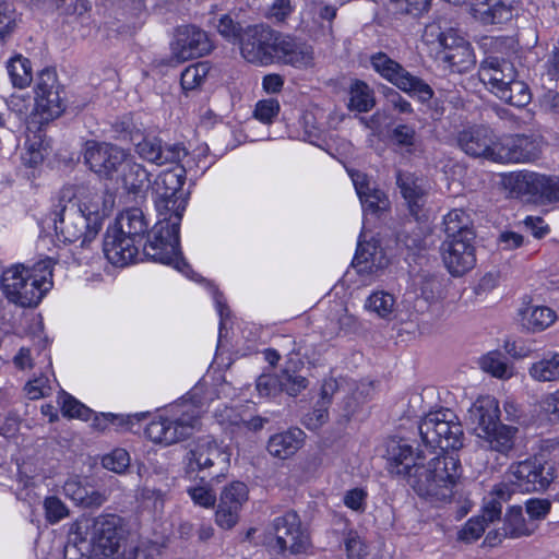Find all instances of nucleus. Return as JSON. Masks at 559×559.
<instances>
[{"label": "nucleus", "mask_w": 559, "mask_h": 559, "mask_svg": "<svg viewBox=\"0 0 559 559\" xmlns=\"http://www.w3.org/2000/svg\"><path fill=\"white\" fill-rule=\"evenodd\" d=\"M147 233L148 222L141 209L123 211L106 231L103 245L105 257L116 266L128 265L136 258L139 246Z\"/></svg>", "instance_id": "obj_2"}, {"label": "nucleus", "mask_w": 559, "mask_h": 559, "mask_svg": "<svg viewBox=\"0 0 559 559\" xmlns=\"http://www.w3.org/2000/svg\"><path fill=\"white\" fill-rule=\"evenodd\" d=\"M282 378V391H285L290 396L298 395L304 389L308 386L307 378L300 374H290L283 372Z\"/></svg>", "instance_id": "obj_63"}, {"label": "nucleus", "mask_w": 559, "mask_h": 559, "mask_svg": "<svg viewBox=\"0 0 559 559\" xmlns=\"http://www.w3.org/2000/svg\"><path fill=\"white\" fill-rule=\"evenodd\" d=\"M530 376L539 382L559 379V353L549 352L530 367Z\"/></svg>", "instance_id": "obj_43"}, {"label": "nucleus", "mask_w": 559, "mask_h": 559, "mask_svg": "<svg viewBox=\"0 0 559 559\" xmlns=\"http://www.w3.org/2000/svg\"><path fill=\"white\" fill-rule=\"evenodd\" d=\"M370 63L380 76L407 95L417 97L419 102L427 103L435 96V92L428 83L408 72L386 53H373L370 57Z\"/></svg>", "instance_id": "obj_11"}, {"label": "nucleus", "mask_w": 559, "mask_h": 559, "mask_svg": "<svg viewBox=\"0 0 559 559\" xmlns=\"http://www.w3.org/2000/svg\"><path fill=\"white\" fill-rule=\"evenodd\" d=\"M130 461L128 451L117 448L102 457V465L110 472L123 474L129 468Z\"/></svg>", "instance_id": "obj_50"}, {"label": "nucleus", "mask_w": 559, "mask_h": 559, "mask_svg": "<svg viewBox=\"0 0 559 559\" xmlns=\"http://www.w3.org/2000/svg\"><path fill=\"white\" fill-rule=\"evenodd\" d=\"M475 238H445L441 245L443 263L452 276L469 272L476 264Z\"/></svg>", "instance_id": "obj_17"}, {"label": "nucleus", "mask_w": 559, "mask_h": 559, "mask_svg": "<svg viewBox=\"0 0 559 559\" xmlns=\"http://www.w3.org/2000/svg\"><path fill=\"white\" fill-rule=\"evenodd\" d=\"M506 478L507 481L496 485L491 490L501 503L509 501L515 491L545 490L554 480V473L551 467L546 468L536 460H525L511 464Z\"/></svg>", "instance_id": "obj_7"}, {"label": "nucleus", "mask_w": 559, "mask_h": 559, "mask_svg": "<svg viewBox=\"0 0 559 559\" xmlns=\"http://www.w3.org/2000/svg\"><path fill=\"white\" fill-rule=\"evenodd\" d=\"M365 307L378 317L390 320L395 309V298L388 292L377 290L367 298Z\"/></svg>", "instance_id": "obj_45"}, {"label": "nucleus", "mask_w": 559, "mask_h": 559, "mask_svg": "<svg viewBox=\"0 0 559 559\" xmlns=\"http://www.w3.org/2000/svg\"><path fill=\"white\" fill-rule=\"evenodd\" d=\"M396 185L407 202L412 215L417 218L426 203L427 186L425 180L412 173L397 171Z\"/></svg>", "instance_id": "obj_33"}, {"label": "nucleus", "mask_w": 559, "mask_h": 559, "mask_svg": "<svg viewBox=\"0 0 559 559\" xmlns=\"http://www.w3.org/2000/svg\"><path fill=\"white\" fill-rule=\"evenodd\" d=\"M540 68L542 76L547 79L549 85H555L559 79V39L546 53Z\"/></svg>", "instance_id": "obj_51"}, {"label": "nucleus", "mask_w": 559, "mask_h": 559, "mask_svg": "<svg viewBox=\"0 0 559 559\" xmlns=\"http://www.w3.org/2000/svg\"><path fill=\"white\" fill-rule=\"evenodd\" d=\"M510 183L519 193L559 202V176L519 173L510 177Z\"/></svg>", "instance_id": "obj_20"}, {"label": "nucleus", "mask_w": 559, "mask_h": 559, "mask_svg": "<svg viewBox=\"0 0 559 559\" xmlns=\"http://www.w3.org/2000/svg\"><path fill=\"white\" fill-rule=\"evenodd\" d=\"M257 391L260 396L272 397L282 392V378L275 374H261L257 379Z\"/></svg>", "instance_id": "obj_56"}, {"label": "nucleus", "mask_w": 559, "mask_h": 559, "mask_svg": "<svg viewBox=\"0 0 559 559\" xmlns=\"http://www.w3.org/2000/svg\"><path fill=\"white\" fill-rule=\"evenodd\" d=\"M61 411L66 417L83 420H88L92 415V409L67 393L61 396Z\"/></svg>", "instance_id": "obj_54"}, {"label": "nucleus", "mask_w": 559, "mask_h": 559, "mask_svg": "<svg viewBox=\"0 0 559 559\" xmlns=\"http://www.w3.org/2000/svg\"><path fill=\"white\" fill-rule=\"evenodd\" d=\"M478 78L496 95L499 88L516 78V70L510 61L499 56H487L480 63Z\"/></svg>", "instance_id": "obj_29"}, {"label": "nucleus", "mask_w": 559, "mask_h": 559, "mask_svg": "<svg viewBox=\"0 0 559 559\" xmlns=\"http://www.w3.org/2000/svg\"><path fill=\"white\" fill-rule=\"evenodd\" d=\"M456 141L465 154L495 163L493 153L498 150V141L488 128L473 127L465 129L457 134Z\"/></svg>", "instance_id": "obj_22"}, {"label": "nucleus", "mask_w": 559, "mask_h": 559, "mask_svg": "<svg viewBox=\"0 0 559 559\" xmlns=\"http://www.w3.org/2000/svg\"><path fill=\"white\" fill-rule=\"evenodd\" d=\"M63 92L59 84L57 73L53 69H44L37 78L35 86V100L37 111L44 120L56 119L66 109Z\"/></svg>", "instance_id": "obj_14"}, {"label": "nucleus", "mask_w": 559, "mask_h": 559, "mask_svg": "<svg viewBox=\"0 0 559 559\" xmlns=\"http://www.w3.org/2000/svg\"><path fill=\"white\" fill-rule=\"evenodd\" d=\"M275 57L285 64L298 69L311 67L314 59L311 46L281 34H278L275 45Z\"/></svg>", "instance_id": "obj_30"}, {"label": "nucleus", "mask_w": 559, "mask_h": 559, "mask_svg": "<svg viewBox=\"0 0 559 559\" xmlns=\"http://www.w3.org/2000/svg\"><path fill=\"white\" fill-rule=\"evenodd\" d=\"M170 415L152 420L145 435L155 443L174 444L192 436L200 428L201 411L192 403L182 402L170 408Z\"/></svg>", "instance_id": "obj_6"}, {"label": "nucleus", "mask_w": 559, "mask_h": 559, "mask_svg": "<svg viewBox=\"0 0 559 559\" xmlns=\"http://www.w3.org/2000/svg\"><path fill=\"white\" fill-rule=\"evenodd\" d=\"M447 238H475L473 221L469 214L460 209L450 211L443 218Z\"/></svg>", "instance_id": "obj_39"}, {"label": "nucleus", "mask_w": 559, "mask_h": 559, "mask_svg": "<svg viewBox=\"0 0 559 559\" xmlns=\"http://www.w3.org/2000/svg\"><path fill=\"white\" fill-rule=\"evenodd\" d=\"M456 34V31L450 26V23L444 17H438L437 20L428 23L425 26L423 33V39L426 44L429 45H438L442 48L449 41V37H453Z\"/></svg>", "instance_id": "obj_44"}, {"label": "nucleus", "mask_w": 559, "mask_h": 559, "mask_svg": "<svg viewBox=\"0 0 559 559\" xmlns=\"http://www.w3.org/2000/svg\"><path fill=\"white\" fill-rule=\"evenodd\" d=\"M120 518L112 514L100 515L91 525V550L105 558L118 559L120 552Z\"/></svg>", "instance_id": "obj_15"}, {"label": "nucleus", "mask_w": 559, "mask_h": 559, "mask_svg": "<svg viewBox=\"0 0 559 559\" xmlns=\"http://www.w3.org/2000/svg\"><path fill=\"white\" fill-rule=\"evenodd\" d=\"M95 213V206H92L90 209L92 217H87L76 204L66 203L59 198L58 204L52 211L57 236L63 242L80 241L81 247L88 246L102 229V222Z\"/></svg>", "instance_id": "obj_5"}, {"label": "nucleus", "mask_w": 559, "mask_h": 559, "mask_svg": "<svg viewBox=\"0 0 559 559\" xmlns=\"http://www.w3.org/2000/svg\"><path fill=\"white\" fill-rule=\"evenodd\" d=\"M121 180L128 193L141 195L148 188L150 174L142 164L136 163L133 157L129 155L121 167Z\"/></svg>", "instance_id": "obj_38"}, {"label": "nucleus", "mask_w": 559, "mask_h": 559, "mask_svg": "<svg viewBox=\"0 0 559 559\" xmlns=\"http://www.w3.org/2000/svg\"><path fill=\"white\" fill-rule=\"evenodd\" d=\"M344 547L348 559H360L365 556V544L357 532L349 531L344 537Z\"/></svg>", "instance_id": "obj_64"}, {"label": "nucleus", "mask_w": 559, "mask_h": 559, "mask_svg": "<svg viewBox=\"0 0 559 559\" xmlns=\"http://www.w3.org/2000/svg\"><path fill=\"white\" fill-rule=\"evenodd\" d=\"M304 436L298 428L276 433L269 439L267 451L273 457L286 460L301 448Z\"/></svg>", "instance_id": "obj_37"}, {"label": "nucleus", "mask_w": 559, "mask_h": 559, "mask_svg": "<svg viewBox=\"0 0 559 559\" xmlns=\"http://www.w3.org/2000/svg\"><path fill=\"white\" fill-rule=\"evenodd\" d=\"M16 26V12L14 8L7 3L0 2V39L5 40Z\"/></svg>", "instance_id": "obj_57"}, {"label": "nucleus", "mask_w": 559, "mask_h": 559, "mask_svg": "<svg viewBox=\"0 0 559 559\" xmlns=\"http://www.w3.org/2000/svg\"><path fill=\"white\" fill-rule=\"evenodd\" d=\"M63 492L78 504L86 508H97L107 501L104 491L94 490L84 479L79 477L69 478L63 485Z\"/></svg>", "instance_id": "obj_36"}, {"label": "nucleus", "mask_w": 559, "mask_h": 559, "mask_svg": "<svg viewBox=\"0 0 559 559\" xmlns=\"http://www.w3.org/2000/svg\"><path fill=\"white\" fill-rule=\"evenodd\" d=\"M460 478V461L454 455L442 454L421 461L407 478L411 487L420 497L436 502H445L453 497L454 486Z\"/></svg>", "instance_id": "obj_3"}, {"label": "nucleus", "mask_w": 559, "mask_h": 559, "mask_svg": "<svg viewBox=\"0 0 559 559\" xmlns=\"http://www.w3.org/2000/svg\"><path fill=\"white\" fill-rule=\"evenodd\" d=\"M425 459L423 450H418L415 455L412 445L405 440H391L388 444L386 467L392 475L407 479L415 471V465Z\"/></svg>", "instance_id": "obj_25"}, {"label": "nucleus", "mask_w": 559, "mask_h": 559, "mask_svg": "<svg viewBox=\"0 0 559 559\" xmlns=\"http://www.w3.org/2000/svg\"><path fill=\"white\" fill-rule=\"evenodd\" d=\"M217 32L228 41L240 44L246 27L230 15H222L216 25Z\"/></svg>", "instance_id": "obj_53"}, {"label": "nucleus", "mask_w": 559, "mask_h": 559, "mask_svg": "<svg viewBox=\"0 0 559 559\" xmlns=\"http://www.w3.org/2000/svg\"><path fill=\"white\" fill-rule=\"evenodd\" d=\"M278 33L263 24L246 26L240 41L242 57L251 63L269 64L274 59Z\"/></svg>", "instance_id": "obj_13"}, {"label": "nucleus", "mask_w": 559, "mask_h": 559, "mask_svg": "<svg viewBox=\"0 0 559 559\" xmlns=\"http://www.w3.org/2000/svg\"><path fill=\"white\" fill-rule=\"evenodd\" d=\"M59 198L66 203L76 204L83 214L87 217H92L90 209L95 206L96 215L103 223V214L100 213L102 197L96 189L91 188L88 185H68L64 186L60 192Z\"/></svg>", "instance_id": "obj_34"}, {"label": "nucleus", "mask_w": 559, "mask_h": 559, "mask_svg": "<svg viewBox=\"0 0 559 559\" xmlns=\"http://www.w3.org/2000/svg\"><path fill=\"white\" fill-rule=\"evenodd\" d=\"M49 261L33 266L14 264L3 271L1 288L9 302L21 308L36 307L52 286Z\"/></svg>", "instance_id": "obj_1"}, {"label": "nucleus", "mask_w": 559, "mask_h": 559, "mask_svg": "<svg viewBox=\"0 0 559 559\" xmlns=\"http://www.w3.org/2000/svg\"><path fill=\"white\" fill-rule=\"evenodd\" d=\"M390 139L399 146H414L416 142V130L409 124H397L392 129Z\"/></svg>", "instance_id": "obj_61"}, {"label": "nucleus", "mask_w": 559, "mask_h": 559, "mask_svg": "<svg viewBox=\"0 0 559 559\" xmlns=\"http://www.w3.org/2000/svg\"><path fill=\"white\" fill-rule=\"evenodd\" d=\"M377 254H378V250H377V246L374 243L358 242L353 263L356 266H359L361 264H367L370 262L369 267H370V271H372L374 267H377L381 264L380 261L377 262Z\"/></svg>", "instance_id": "obj_58"}, {"label": "nucleus", "mask_w": 559, "mask_h": 559, "mask_svg": "<svg viewBox=\"0 0 559 559\" xmlns=\"http://www.w3.org/2000/svg\"><path fill=\"white\" fill-rule=\"evenodd\" d=\"M418 430L423 444L432 450H459L464 444L462 424L449 408L428 413L420 420Z\"/></svg>", "instance_id": "obj_8"}, {"label": "nucleus", "mask_w": 559, "mask_h": 559, "mask_svg": "<svg viewBox=\"0 0 559 559\" xmlns=\"http://www.w3.org/2000/svg\"><path fill=\"white\" fill-rule=\"evenodd\" d=\"M496 96L515 107L526 106L532 98L528 85L516 78H513L507 86L499 88Z\"/></svg>", "instance_id": "obj_42"}, {"label": "nucleus", "mask_w": 559, "mask_h": 559, "mask_svg": "<svg viewBox=\"0 0 559 559\" xmlns=\"http://www.w3.org/2000/svg\"><path fill=\"white\" fill-rule=\"evenodd\" d=\"M24 391L29 400H38L48 396L51 393L49 379L46 376L40 374L39 377L29 380L25 384Z\"/></svg>", "instance_id": "obj_60"}, {"label": "nucleus", "mask_w": 559, "mask_h": 559, "mask_svg": "<svg viewBox=\"0 0 559 559\" xmlns=\"http://www.w3.org/2000/svg\"><path fill=\"white\" fill-rule=\"evenodd\" d=\"M82 526H78V531L72 534L64 547V559H87L91 550V543L86 537L81 536Z\"/></svg>", "instance_id": "obj_49"}, {"label": "nucleus", "mask_w": 559, "mask_h": 559, "mask_svg": "<svg viewBox=\"0 0 559 559\" xmlns=\"http://www.w3.org/2000/svg\"><path fill=\"white\" fill-rule=\"evenodd\" d=\"M536 530V524L526 521L523 515L522 507L512 506L508 509L503 524L496 531H490L486 536V543L493 547L501 543L503 538H520L532 535Z\"/></svg>", "instance_id": "obj_27"}, {"label": "nucleus", "mask_w": 559, "mask_h": 559, "mask_svg": "<svg viewBox=\"0 0 559 559\" xmlns=\"http://www.w3.org/2000/svg\"><path fill=\"white\" fill-rule=\"evenodd\" d=\"M512 44L513 40L509 37H485L481 41L488 56H499L500 58L508 55L512 49Z\"/></svg>", "instance_id": "obj_59"}, {"label": "nucleus", "mask_w": 559, "mask_h": 559, "mask_svg": "<svg viewBox=\"0 0 559 559\" xmlns=\"http://www.w3.org/2000/svg\"><path fill=\"white\" fill-rule=\"evenodd\" d=\"M211 49L206 33L192 25L179 27L171 44L173 58L178 63L202 57Z\"/></svg>", "instance_id": "obj_21"}, {"label": "nucleus", "mask_w": 559, "mask_h": 559, "mask_svg": "<svg viewBox=\"0 0 559 559\" xmlns=\"http://www.w3.org/2000/svg\"><path fill=\"white\" fill-rule=\"evenodd\" d=\"M469 4L473 17L484 25L507 23L520 12L518 0H472Z\"/></svg>", "instance_id": "obj_23"}, {"label": "nucleus", "mask_w": 559, "mask_h": 559, "mask_svg": "<svg viewBox=\"0 0 559 559\" xmlns=\"http://www.w3.org/2000/svg\"><path fill=\"white\" fill-rule=\"evenodd\" d=\"M376 105L373 90L365 82L356 80L349 87L348 108L358 112H367Z\"/></svg>", "instance_id": "obj_40"}, {"label": "nucleus", "mask_w": 559, "mask_h": 559, "mask_svg": "<svg viewBox=\"0 0 559 559\" xmlns=\"http://www.w3.org/2000/svg\"><path fill=\"white\" fill-rule=\"evenodd\" d=\"M468 418L477 437L500 424L498 401L490 395L478 397L468 409Z\"/></svg>", "instance_id": "obj_32"}, {"label": "nucleus", "mask_w": 559, "mask_h": 559, "mask_svg": "<svg viewBox=\"0 0 559 559\" xmlns=\"http://www.w3.org/2000/svg\"><path fill=\"white\" fill-rule=\"evenodd\" d=\"M186 174V166L179 165L162 171L154 180L153 192L158 215L174 214L182 217L189 198V193L182 189Z\"/></svg>", "instance_id": "obj_9"}, {"label": "nucleus", "mask_w": 559, "mask_h": 559, "mask_svg": "<svg viewBox=\"0 0 559 559\" xmlns=\"http://www.w3.org/2000/svg\"><path fill=\"white\" fill-rule=\"evenodd\" d=\"M481 370L499 379H510L513 376V367L509 364L508 357L499 352L492 350L479 359Z\"/></svg>", "instance_id": "obj_41"}, {"label": "nucleus", "mask_w": 559, "mask_h": 559, "mask_svg": "<svg viewBox=\"0 0 559 559\" xmlns=\"http://www.w3.org/2000/svg\"><path fill=\"white\" fill-rule=\"evenodd\" d=\"M158 216V222L146 234L143 252L154 262L183 271L188 265L179 248V228L182 217L174 214Z\"/></svg>", "instance_id": "obj_4"}, {"label": "nucleus", "mask_w": 559, "mask_h": 559, "mask_svg": "<svg viewBox=\"0 0 559 559\" xmlns=\"http://www.w3.org/2000/svg\"><path fill=\"white\" fill-rule=\"evenodd\" d=\"M210 71L206 62H198L187 67L180 78V83L183 90L192 91L200 86L205 80Z\"/></svg>", "instance_id": "obj_48"}, {"label": "nucleus", "mask_w": 559, "mask_h": 559, "mask_svg": "<svg viewBox=\"0 0 559 559\" xmlns=\"http://www.w3.org/2000/svg\"><path fill=\"white\" fill-rule=\"evenodd\" d=\"M539 141L525 134H513L498 140V150L495 155V163H530L536 160L540 155Z\"/></svg>", "instance_id": "obj_16"}, {"label": "nucleus", "mask_w": 559, "mask_h": 559, "mask_svg": "<svg viewBox=\"0 0 559 559\" xmlns=\"http://www.w3.org/2000/svg\"><path fill=\"white\" fill-rule=\"evenodd\" d=\"M518 432V427L500 423L478 436V438L484 449L509 456L515 448Z\"/></svg>", "instance_id": "obj_35"}, {"label": "nucleus", "mask_w": 559, "mask_h": 559, "mask_svg": "<svg viewBox=\"0 0 559 559\" xmlns=\"http://www.w3.org/2000/svg\"><path fill=\"white\" fill-rule=\"evenodd\" d=\"M166 491L162 488H156L150 478L139 490V499L146 507H152L155 511H160L164 507Z\"/></svg>", "instance_id": "obj_52"}, {"label": "nucleus", "mask_w": 559, "mask_h": 559, "mask_svg": "<svg viewBox=\"0 0 559 559\" xmlns=\"http://www.w3.org/2000/svg\"><path fill=\"white\" fill-rule=\"evenodd\" d=\"M186 473H203L206 476L218 478L223 476L230 465V453L226 447L210 438L195 441L185 456Z\"/></svg>", "instance_id": "obj_10"}, {"label": "nucleus", "mask_w": 559, "mask_h": 559, "mask_svg": "<svg viewBox=\"0 0 559 559\" xmlns=\"http://www.w3.org/2000/svg\"><path fill=\"white\" fill-rule=\"evenodd\" d=\"M128 157L126 151L108 143L88 144L84 153L85 163L91 170L106 178H111L121 169Z\"/></svg>", "instance_id": "obj_19"}, {"label": "nucleus", "mask_w": 559, "mask_h": 559, "mask_svg": "<svg viewBox=\"0 0 559 559\" xmlns=\"http://www.w3.org/2000/svg\"><path fill=\"white\" fill-rule=\"evenodd\" d=\"M350 177L366 215L380 217L390 209L388 195L360 171L350 173Z\"/></svg>", "instance_id": "obj_26"}, {"label": "nucleus", "mask_w": 559, "mask_h": 559, "mask_svg": "<svg viewBox=\"0 0 559 559\" xmlns=\"http://www.w3.org/2000/svg\"><path fill=\"white\" fill-rule=\"evenodd\" d=\"M135 152L140 158L163 166L170 163H179L188 155L187 148L180 143H166L159 136L147 134L135 142Z\"/></svg>", "instance_id": "obj_18"}, {"label": "nucleus", "mask_w": 559, "mask_h": 559, "mask_svg": "<svg viewBox=\"0 0 559 559\" xmlns=\"http://www.w3.org/2000/svg\"><path fill=\"white\" fill-rule=\"evenodd\" d=\"M248 498V488L241 481L231 483L221 495L215 521L224 530L234 527L239 519V511Z\"/></svg>", "instance_id": "obj_24"}, {"label": "nucleus", "mask_w": 559, "mask_h": 559, "mask_svg": "<svg viewBox=\"0 0 559 559\" xmlns=\"http://www.w3.org/2000/svg\"><path fill=\"white\" fill-rule=\"evenodd\" d=\"M556 319L555 312L545 306L530 307L523 312L524 324L533 331L548 328Z\"/></svg>", "instance_id": "obj_46"}, {"label": "nucleus", "mask_w": 559, "mask_h": 559, "mask_svg": "<svg viewBox=\"0 0 559 559\" xmlns=\"http://www.w3.org/2000/svg\"><path fill=\"white\" fill-rule=\"evenodd\" d=\"M502 511V503L492 492L485 502L481 515L469 519L459 533V538L465 543H473L481 537L488 523L499 520Z\"/></svg>", "instance_id": "obj_31"}, {"label": "nucleus", "mask_w": 559, "mask_h": 559, "mask_svg": "<svg viewBox=\"0 0 559 559\" xmlns=\"http://www.w3.org/2000/svg\"><path fill=\"white\" fill-rule=\"evenodd\" d=\"M438 58L452 72L463 73L475 64V56L471 44L457 33L449 37V41L438 51Z\"/></svg>", "instance_id": "obj_28"}, {"label": "nucleus", "mask_w": 559, "mask_h": 559, "mask_svg": "<svg viewBox=\"0 0 559 559\" xmlns=\"http://www.w3.org/2000/svg\"><path fill=\"white\" fill-rule=\"evenodd\" d=\"M44 509L46 520L51 523H58L69 515V510L66 504L56 496L47 497L44 500Z\"/></svg>", "instance_id": "obj_55"}, {"label": "nucleus", "mask_w": 559, "mask_h": 559, "mask_svg": "<svg viewBox=\"0 0 559 559\" xmlns=\"http://www.w3.org/2000/svg\"><path fill=\"white\" fill-rule=\"evenodd\" d=\"M328 405L317 402L316 407L304 417V425L310 430H317L329 419Z\"/></svg>", "instance_id": "obj_62"}, {"label": "nucleus", "mask_w": 559, "mask_h": 559, "mask_svg": "<svg viewBox=\"0 0 559 559\" xmlns=\"http://www.w3.org/2000/svg\"><path fill=\"white\" fill-rule=\"evenodd\" d=\"M275 547L278 552L297 555L306 552L311 546L309 532L302 526L297 512L287 511L276 516L272 523Z\"/></svg>", "instance_id": "obj_12"}, {"label": "nucleus", "mask_w": 559, "mask_h": 559, "mask_svg": "<svg viewBox=\"0 0 559 559\" xmlns=\"http://www.w3.org/2000/svg\"><path fill=\"white\" fill-rule=\"evenodd\" d=\"M11 81L15 87L24 88L32 82L31 62L21 56L12 58L8 64Z\"/></svg>", "instance_id": "obj_47"}]
</instances>
